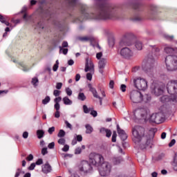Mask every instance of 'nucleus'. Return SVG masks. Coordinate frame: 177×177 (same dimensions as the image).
<instances>
[{"label": "nucleus", "mask_w": 177, "mask_h": 177, "mask_svg": "<svg viewBox=\"0 0 177 177\" xmlns=\"http://www.w3.org/2000/svg\"><path fill=\"white\" fill-rule=\"evenodd\" d=\"M100 2L97 4V14L87 13L86 7L81 5V12L83 19H90L93 20H114L118 17L117 11L114 10V7L109 3L104 2V0H96Z\"/></svg>", "instance_id": "nucleus-1"}, {"label": "nucleus", "mask_w": 177, "mask_h": 177, "mask_svg": "<svg viewBox=\"0 0 177 177\" xmlns=\"http://www.w3.org/2000/svg\"><path fill=\"white\" fill-rule=\"evenodd\" d=\"M157 131V128H151L149 131V136L145 127L139 125L135 126L132 128V140L136 147L142 149H146V146H149L151 143V139L154 138Z\"/></svg>", "instance_id": "nucleus-2"}, {"label": "nucleus", "mask_w": 177, "mask_h": 177, "mask_svg": "<svg viewBox=\"0 0 177 177\" xmlns=\"http://www.w3.org/2000/svg\"><path fill=\"white\" fill-rule=\"evenodd\" d=\"M89 161L92 165L99 167V174L101 176H109L111 172V165L104 162V158L100 153L91 152L88 156Z\"/></svg>", "instance_id": "nucleus-3"}, {"label": "nucleus", "mask_w": 177, "mask_h": 177, "mask_svg": "<svg viewBox=\"0 0 177 177\" xmlns=\"http://www.w3.org/2000/svg\"><path fill=\"white\" fill-rule=\"evenodd\" d=\"M151 53L147 55L145 66L143 68L144 71L151 75L153 71H154V64L156 63V57L160 56V48L157 46H150Z\"/></svg>", "instance_id": "nucleus-4"}, {"label": "nucleus", "mask_w": 177, "mask_h": 177, "mask_svg": "<svg viewBox=\"0 0 177 177\" xmlns=\"http://www.w3.org/2000/svg\"><path fill=\"white\" fill-rule=\"evenodd\" d=\"M165 64L167 71H177V54L166 57Z\"/></svg>", "instance_id": "nucleus-5"}, {"label": "nucleus", "mask_w": 177, "mask_h": 177, "mask_svg": "<svg viewBox=\"0 0 177 177\" xmlns=\"http://www.w3.org/2000/svg\"><path fill=\"white\" fill-rule=\"evenodd\" d=\"M167 89L169 95H175V93H177V80H171V82L168 83ZM171 100L177 103V94L171 97Z\"/></svg>", "instance_id": "nucleus-6"}, {"label": "nucleus", "mask_w": 177, "mask_h": 177, "mask_svg": "<svg viewBox=\"0 0 177 177\" xmlns=\"http://www.w3.org/2000/svg\"><path fill=\"white\" fill-rule=\"evenodd\" d=\"M79 171L82 175H86L91 174L93 170V167L91 165V163L86 160H83L81 162L80 165L78 167Z\"/></svg>", "instance_id": "nucleus-7"}, {"label": "nucleus", "mask_w": 177, "mask_h": 177, "mask_svg": "<svg viewBox=\"0 0 177 177\" xmlns=\"http://www.w3.org/2000/svg\"><path fill=\"white\" fill-rule=\"evenodd\" d=\"M135 35L132 33H126L120 41V46H131L133 44Z\"/></svg>", "instance_id": "nucleus-8"}, {"label": "nucleus", "mask_w": 177, "mask_h": 177, "mask_svg": "<svg viewBox=\"0 0 177 177\" xmlns=\"http://www.w3.org/2000/svg\"><path fill=\"white\" fill-rule=\"evenodd\" d=\"M133 83L138 91H146L147 89V81L143 78H136L133 80Z\"/></svg>", "instance_id": "nucleus-9"}, {"label": "nucleus", "mask_w": 177, "mask_h": 177, "mask_svg": "<svg viewBox=\"0 0 177 177\" xmlns=\"http://www.w3.org/2000/svg\"><path fill=\"white\" fill-rule=\"evenodd\" d=\"M130 99L133 103L143 102V95L138 90H133L130 93Z\"/></svg>", "instance_id": "nucleus-10"}, {"label": "nucleus", "mask_w": 177, "mask_h": 177, "mask_svg": "<svg viewBox=\"0 0 177 177\" xmlns=\"http://www.w3.org/2000/svg\"><path fill=\"white\" fill-rule=\"evenodd\" d=\"M149 122L151 124H161L164 122V118H162V113H153L149 118Z\"/></svg>", "instance_id": "nucleus-11"}, {"label": "nucleus", "mask_w": 177, "mask_h": 177, "mask_svg": "<svg viewBox=\"0 0 177 177\" xmlns=\"http://www.w3.org/2000/svg\"><path fill=\"white\" fill-rule=\"evenodd\" d=\"M134 117L136 120H146L147 111L143 108L137 109L134 111Z\"/></svg>", "instance_id": "nucleus-12"}, {"label": "nucleus", "mask_w": 177, "mask_h": 177, "mask_svg": "<svg viewBox=\"0 0 177 177\" xmlns=\"http://www.w3.org/2000/svg\"><path fill=\"white\" fill-rule=\"evenodd\" d=\"M84 71L85 73L90 71L92 74H95V64H93L92 59H89V57L86 58Z\"/></svg>", "instance_id": "nucleus-13"}, {"label": "nucleus", "mask_w": 177, "mask_h": 177, "mask_svg": "<svg viewBox=\"0 0 177 177\" xmlns=\"http://www.w3.org/2000/svg\"><path fill=\"white\" fill-rule=\"evenodd\" d=\"M120 55L124 59H131L133 56V52L128 47H124L120 50Z\"/></svg>", "instance_id": "nucleus-14"}, {"label": "nucleus", "mask_w": 177, "mask_h": 177, "mask_svg": "<svg viewBox=\"0 0 177 177\" xmlns=\"http://www.w3.org/2000/svg\"><path fill=\"white\" fill-rule=\"evenodd\" d=\"M107 63V61L106 58H102L98 62V68H99V73L103 75V73H104V67H106V64Z\"/></svg>", "instance_id": "nucleus-15"}, {"label": "nucleus", "mask_w": 177, "mask_h": 177, "mask_svg": "<svg viewBox=\"0 0 177 177\" xmlns=\"http://www.w3.org/2000/svg\"><path fill=\"white\" fill-rule=\"evenodd\" d=\"M117 131L120 139L124 142L128 139V135L125 133V131L120 128V125L117 124Z\"/></svg>", "instance_id": "nucleus-16"}, {"label": "nucleus", "mask_w": 177, "mask_h": 177, "mask_svg": "<svg viewBox=\"0 0 177 177\" xmlns=\"http://www.w3.org/2000/svg\"><path fill=\"white\" fill-rule=\"evenodd\" d=\"M27 7H23L22 10H21V13H24L23 19L25 21H30V20H31L32 16L27 15Z\"/></svg>", "instance_id": "nucleus-17"}, {"label": "nucleus", "mask_w": 177, "mask_h": 177, "mask_svg": "<svg viewBox=\"0 0 177 177\" xmlns=\"http://www.w3.org/2000/svg\"><path fill=\"white\" fill-rule=\"evenodd\" d=\"M39 8L37 10V13H40V15H42L45 12V10H44V5H46V0H40L39 1Z\"/></svg>", "instance_id": "nucleus-18"}, {"label": "nucleus", "mask_w": 177, "mask_h": 177, "mask_svg": "<svg viewBox=\"0 0 177 177\" xmlns=\"http://www.w3.org/2000/svg\"><path fill=\"white\" fill-rule=\"evenodd\" d=\"M100 133H102V135H105L106 138L111 137V130L109 129H106L104 127H102L100 129Z\"/></svg>", "instance_id": "nucleus-19"}, {"label": "nucleus", "mask_w": 177, "mask_h": 177, "mask_svg": "<svg viewBox=\"0 0 177 177\" xmlns=\"http://www.w3.org/2000/svg\"><path fill=\"white\" fill-rule=\"evenodd\" d=\"M52 171V167L49 165V162H46L42 166V172L44 174H49Z\"/></svg>", "instance_id": "nucleus-20"}, {"label": "nucleus", "mask_w": 177, "mask_h": 177, "mask_svg": "<svg viewBox=\"0 0 177 177\" xmlns=\"http://www.w3.org/2000/svg\"><path fill=\"white\" fill-rule=\"evenodd\" d=\"M165 52L167 53V55H172V53H176V55H177V48L172 47H165Z\"/></svg>", "instance_id": "nucleus-21"}, {"label": "nucleus", "mask_w": 177, "mask_h": 177, "mask_svg": "<svg viewBox=\"0 0 177 177\" xmlns=\"http://www.w3.org/2000/svg\"><path fill=\"white\" fill-rule=\"evenodd\" d=\"M88 88H89L90 92L93 93L94 97H99V95H97L96 88H93L91 84H88Z\"/></svg>", "instance_id": "nucleus-22"}, {"label": "nucleus", "mask_w": 177, "mask_h": 177, "mask_svg": "<svg viewBox=\"0 0 177 177\" xmlns=\"http://www.w3.org/2000/svg\"><path fill=\"white\" fill-rule=\"evenodd\" d=\"M68 1V6L69 8H76L78 6L79 3L78 0H67Z\"/></svg>", "instance_id": "nucleus-23"}, {"label": "nucleus", "mask_w": 177, "mask_h": 177, "mask_svg": "<svg viewBox=\"0 0 177 177\" xmlns=\"http://www.w3.org/2000/svg\"><path fill=\"white\" fill-rule=\"evenodd\" d=\"M122 161H124V159L121 156L114 157L112 159V162H113L114 165H118L119 164H121Z\"/></svg>", "instance_id": "nucleus-24"}, {"label": "nucleus", "mask_w": 177, "mask_h": 177, "mask_svg": "<svg viewBox=\"0 0 177 177\" xmlns=\"http://www.w3.org/2000/svg\"><path fill=\"white\" fill-rule=\"evenodd\" d=\"M150 10L148 12V15L151 17L157 12V7L154 5H151L149 7Z\"/></svg>", "instance_id": "nucleus-25"}, {"label": "nucleus", "mask_w": 177, "mask_h": 177, "mask_svg": "<svg viewBox=\"0 0 177 177\" xmlns=\"http://www.w3.org/2000/svg\"><path fill=\"white\" fill-rule=\"evenodd\" d=\"M132 8L135 10H138V12L142 10V3H134L132 4Z\"/></svg>", "instance_id": "nucleus-26"}, {"label": "nucleus", "mask_w": 177, "mask_h": 177, "mask_svg": "<svg viewBox=\"0 0 177 177\" xmlns=\"http://www.w3.org/2000/svg\"><path fill=\"white\" fill-rule=\"evenodd\" d=\"M135 46L138 50H142V49H143V43L139 40H137L135 43Z\"/></svg>", "instance_id": "nucleus-27"}, {"label": "nucleus", "mask_w": 177, "mask_h": 177, "mask_svg": "<svg viewBox=\"0 0 177 177\" xmlns=\"http://www.w3.org/2000/svg\"><path fill=\"white\" fill-rule=\"evenodd\" d=\"M38 139H42L45 136V131L44 130L39 129L36 132Z\"/></svg>", "instance_id": "nucleus-28"}, {"label": "nucleus", "mask_w": 177, "mask_h": 177, "mask_svg": "<svg viewBox=\"0 0 177 177\" xmlns=\"http://www.w3.org/2000/svg\"><path fill=\"white\" fill-rule=\"evenodd\" d=\"M154 92L156 96H160V95H162L164 91L160 87H155Z\"/></svg>", "instance_id": "nucleus-29"}, {"label": "nucleus", "mask_w": 177, "mask_h": 177, "mask_svg": "<svg viewBox=\"0 0 177 177\" xmlns=\"http://www.w3.org/2000/svg\"><path fill=\"white\" fill-rule=\"evenodd\" d=\"M151 100V96L149 94H145V95H142V102H145V103H149Z\"/></svg>", "instance_id": "nucleus-30"}, {"label": "nucleus", "mask_w": 177, "mask_h": 177, "mask_svg": "<svg viewBox=\"0 0 177 177\" xmlns=\"http://www.w3.org/2000/svg\"><path fill=\"white\" fill-rule=\"evenodd\" d=\"M63 102H64V104H66V106H70L71 104H73V101H71V100L68 99V97H64L62 99Z\"/></svg>", "instance_id": "nucleus-31"}, {"label": "nucleus", "mask_w": 177, "mask_h": 177, "mask_svg": "<svg viewBox=\"0 0 177 177\" xmlns=\"http://www.w3.org/2000/svg\"><path fill=\"white\" fill-rule=\"evenodd\" d=\"M85 128H86V133L88 134H91L93 132V127H92V126H91V124H86L85 125Z\"/></svg>", "instance_id": "nucleus-32"}, {"label": "nucleus", "mask_w": 177, "mask_h": 177, "mask_svg": "<svg viewBox=\"0 0 177 177\" xmlns=\"http://www.w3.org/2000/svg\"><path fill=\"white\" fill-rule=\"evenodd\" d=\"M77 39L82 42H88V41H92V38L88 37H78Z\"/></svg>", "instance_id": "nucleus-33"}, {"label": "nucleus", "mask_w": 177, "mask_h": 177, "mask_svg": "<svg viewBox=\"0 0 177 177\" xmlns=\"http://www.w3.org/2000/svg\"><path fill=\"white\" fill-rule=\"evenodd\" d=\"M78 100H81L82 102H84V100H86V96H85V94L84 93H79L77 95Z\"/></svg>", "instance_id": "nucleus-34"}, {"label": "nucleus", "mask_w": 177, "mask_h": 177, "mask_svg": "<svg viewBox=\"0 0 177 177\" xmlns=\"http://www.w3.org/2000/svg\"><path fill=\"white\" fill-rule=\"evenodd\" d=\"M173 167L174 171H177V153H176L174 156Z\"/></svg>", "instance_id": "nucleus-35"}, {"label": "nucleus", "mask_w": 177, "mask_h": 177, "mask_svg": "<svg viewBox=\"0 0 177 177\" xmlns=\"http://www.w3.org/2000/svg\"><path fill=\"white\" fill-rule=\"evenodd\" d=\"M57 136L58 138H64L66 136V131L63 129L59 130Z\"/></svg>", "instance_id": "nucleus-36"}, {"label": "nucleus", "mask_w": 177, "mask_h": 177, "mask_svg": "<svg viewBox=\"0 0 177 177\" xmlns=\"http://www.w3.org/2000/svg\"><path fill=\"white\" fill-rule=\"evenodd\" d=\"M83 110H84V113H85V114H88L89 113V111H91V110H93V109H92V108L88 109V107L86 105H84Z\"/></svg>", "instance_id": "nucleus-37"}, {"label": "nucleus", "mask_w": 177, "mask_h": 177, "mask_svg": "<svg viewBox=\"0 0 177 177\" xmlns=\"http://www.w3.org/2000/svg\"><path fill=\"white\" fill-rule=\"evenodd\" d=\"M50 102V97L46 96L45 99L42 100V104H48Z\"/></svg>", "instance_id": "nucleus-38"}, {"label": "nucleus", "mask_w": 177, "mask_h": 177, "mask_svg": "<svg viewBox=\"0 0 177 177\" xmlns=\"http://www.w3.org/2000/svg\"><path fill=\"white\" fill-rule=\"evenodd\" d=\"M38 82H39V80H38V78L37 77H33L32 79V85H34L35 86H38Z\"/></svg>", "instance_id": "nucleus-39"}, {"label": "nucleus", "mask_w": 177, "mask_h": 177, "mask_svg": "<svg viewBox=\"0 0 177 177\" xmlns=\"http://www.w3.org/2000/svg\"><path fill=\"white\" fill-rule=\"evenodd\" d=\"M111 141H112L113 143H115V142H117V132L113 131V135H112Z\"/></svg>", "instance_id": "nucleus-40"}, {"label": "nucleus", "mask_w": 177, "mask_h": 177, "mask_svg": "<svg viewBox=\"0 0 177 177\" xmlns=\"http://www.w3.org/2000/svg\"><path fill=\"white\" fill-rule=\"evenodd\" d=\"M59 52H62V53L63 55H67V53H68V48H64L62 46H59Z\"/></svg>", "instance_id": "nucleus-41"}, {"label": "nucleus", "mask_w": 177, "mask_h": 177, "mask_svg": "<svg viewBox=\"0 0 177 177\" xmlns=\"http://www.w3.org/2000/svg\"><path fill=\"white\" fill-rule=\"evenodd\" d=\"M8 20V17L6 16H3L2 15L0 14V21L1 23L4 24L6 21Z\"/></svg>", "instance_id": "nucleus-42"}, {"label": "nucleus", "mask_w": 177, "mask_h": 177, "mask_svg": "<svg viewBox=\"0 0 177 177\" xmlns=\"http://www.w3.org/2000/svg\"><path fill=\"white\" fill-rule=\"evenodd\" d=\"M59 68V60H57L55 62V64L53 67V71H57V69Z\"/></svg>", "instance_id": "nucleus-43"}, {"label": "nucleus", "mask_w": 177, "mask_h": 177, "mask_svg": "<svg viewBox=\"0 0 177 177\" xmlns=\"http://www.w3.org/2000/svg\"><path fill=\"white\" fill-rule=\"evenodd\" d=\"M66 93L68 95V96H71L73 95V91H71V88L67 87L66 89Z\"/></svg>", "instance_id": "nucleus-44"}, {"label": "nucleus", "mask_w": 177, "mask_h": 177, "mask_svg": "<svg viewBox=\"0 0 177 177\" xmlns=\"http://www.w3.org/2000/svg\"><path fill=\"white\" fill-rule=\"evenodd\" d=\"M41 154L42 156H46L48 154V148L47 147H44L41 149Z\"/></svg>", "instance_id": "nucleus-45"}, {"label": "nucleus", "mask_w": 177, "mask_h": 177, "mask_svg": "<svg viewBox=\"0 0 177 177\" xmlns=\"http://www.w3.org/2000/svg\"><path fill=\"white\" fill-rule=\"evenodd\" d=\"M114 39H109V45L111 48H113L114 46Z\"/></svg>", "instance_id": "nucleus-46"}, {"label": "nucleus", "mask_w": 177, "mask_h": 177, "mask_svg": "<svg viewBox=\"0 0 177 177\" xmlns=\"http://www.w3.org/2000/svg\"><path fill=\"white\" fill-rule=\"evenodd\" d=\"M59 145H66V139L61 138L59 140H58Z\"/></svg>", "instance_id": "nucleus-47"}, {"label": "nucleus", "mask_w": 177, "mask_h": 177, "mask_svg": "<svg viewBox=\"0 0 177 177\" xmlns=\"http://www.w3.org/2000/svg\"><path fill=\"white\" fill-rule=\"evenodd\" d=\"M61 91L59 90H54L53 95L55 96V97H57V96H60Z\"/></svg>", "instance_id": "nucleus-48"}, {"label": "nucleus", "mask_w": 177, "mask_h": 177, "mask_svg": "<svg viewBox=\"0 0 177 177\" xmlns=\"http://www.w3.org/2000/svg\"><path fill=\"white\" fill-rule=\"evenodd\" d=\"M68 150H70V146H68V145H65L62 148V151L67 152L68 151Z\"/></svg>", "instance_id": "nucleus-49"}, {"label": "nucleus", "mask_w": 177, "mask_h": 177, "mask_svg": "<svg viewBox=\"0 0 177 177\" xmlns=\"http://www.w3.org/2000/svg\"><path fill=\"white\" fill-rule=\"evenodd\" d=\"M94 74V73H92L91 72V73H88L86 74V79L88 80V81H92V75Z\"/></svg>", "instance_id": "nucleus-50"}, {"label": "nucleus", "mask_w": 177, "mask_h": 177, "mask_svg": "<svg viewBox=\"0 0 177 177\" xmlns=\"http://www.w3.org/2000/svg\"><path fill=\"white\" fill-rule=\"evenodd\" d=\"M82 153V149L81 147H78L75 150V154H81Z\"/></svg>", "instance_id": "nucleus-51"}, {"label": "nucleus", "mask_w": 177, "mask_h": 177, "mask_svg": "<svg viewBox=\"0 0 177 177\" xmlns=\"http://www.w3.org/2000/svg\"><path fill=\"white\" fill-rule=\"evenodd\" d=\"M48 132L50 135H52L55 132V127H50Z\"/></svg>", "instance_id": "nucleus-52"}, {"label": "nucleus", "mask_w": 177, "mask_h": 177, "mask_svg": "<svg viewBox=\"0 0 177 177\" xmlns=\"http://www.w3.org/2000/svg\"><path fill=\"white\" fill-rule=\"evenodd\" d=\"M120 91H122V92H126L127 91V85L121 84Z\"/></svg>", "instance_id": "nucleus-53"}, {"label": "nucleus", "mask_w": 177, "mask_h": 177, "mask_svg": "<svg viewBox=\"0 0 177 177\" xmlns=\"http://www.w3.org/2000/svg\"><path fill=\"white\" fill-rule=\"evenodd\" d=\"M65 124L66 125V128H69V129H73V125H71V124H70V122H68V121L65 120Z\"/></svg>", "instance_id": "nucleus-54"}, {"label": "nucleus", "mask_w": 177, "mask_h": 177, "mask_svg": "<svg viewBox=\"0 0 177 177\" xmlns=\"http://www.w3.org/2000/svg\"><path fill=\"white\" fill-rule=\"evenodd\" d=\"M63 86V83L62 82H57L56 84V89H62V87Z\"/></svg>", "instance_id": "nucleus-55"}, {"label": "nucleus", "mask_w": 177, "mask_h": 177, "mask_svg": "<svg viewBox=\"0 0 177 177\" xmlns=\"http://www.w3.org/2000/svg\"><path fill=\"white\" fill-rule=\"evenodd\" d=\"M91 115H93V117H97V111H95V110H91Z\"/></svg>", "instance_id": "nucleus-56"}, {"label": "nucleus", "mask_w": 177, "mask_h": 177, "mask_svg": "<svg viewBox=\"0 0 177 177\" xmlns=\"http://www.w3.org/2000/svg\"><path fill=\"white\" fill-rule=\"evenodd\" d=\"M35 164L36 165H41V164H44V160H42V158H39L37 160Z\"/></svg>", "instance_id": "nucleus-57"}, {"label": "nucleus", "mask_w": 177, "mask_h": 177, "mask_svg": "<svg viewBox=\"0 0 177 177\" xmlns=\"http://www.w3.org/2000/svg\"><path fill=\"white\" fill-rule=\"evenodd\" d=\"M35 165L36 163H32L30 167L28 168V169H29V171H33V169H35Z\"/></svg>", "instance_id": "nucleus-58"}, {"label": "nucleus", "mask_w": 177, "mask_h": 177, "mask_svg": "<svg viewBox=\"0 0 177 177\" xmlns=\"http://www.w3.org/2000/svg\"><path fill=\"white\" fill-rule=\"evenodd\" d=\"M54 108L57 111H59L60 110V104L59 103H55L54 105Z\"/></svg>", "instance_id": "nucleus-59"}, {"label": "nucleus", "mask_w": 177, "mask_h": 177, "mask_svg": "<svg viewBox=\"0 0 177 177\" xmlns=\"http://www.w3.org/2000/svg\"><path fill=\"white\" fill-rule=\"evenodd\" d=\"M48 149H55V142H52L49 143L48 145Z\"/></svg>", "instance_id": "nucleus-60"}, {"label": "nucleus", "mask_w": 177, "mask_h": 177, "mask_svg": "<svg viewBox=\"0 0 177 177\" xmlns=\"http://www.w3.org/2000/svg\"><path fill=\"white\" fill-rule=\"evenodd\" d=\"M102 56H103V53L102 52H100V53L96 54V58L98 60H100V59H102Z\"/></svg>", "instance_id": "nucleus-61"}, {"label": "nucleus", "mask_w": 177, "mask_h": 177, "mask_svg": "<svg viewBox=\"0 0 177 177\" xmlns=\"http://www.w3.org/2000/svg\"><path fill=\"white\" fill-rule=\"evenodd\" d=\"M175 143H176V140H175V139L171 140V142L169 143V147H172V146H174Z\"/></svg>", "instance_id": "nucleus-62"}, {"label": "nucleus", "mask_w": 177, "mask_h": 177, "mask_svg": "<svg viewBox=\"0 0 177 177\" xmlns=\"http://www.w3.org/2000/svg\"><path fill=\"white\" fill-rule=\"evenodd\" d=\"M165 37L166 38V39H169V41H172V39H174V36H169L168 35H165Z\"/></svg>", "instance_id": "nucleus-63"}, {"label": "nucleus", "mask_w": 177, "mask_h": 177, "mask_svg": "<svg viewBox=\"0 0 177 177\" xmlns=\"http://www.w3.org/2000/svg\"><path fill=\"white\" fill-rule=\"evenodd\" d=\"M54 102L55 103H59V102H62V97L55 98Z\"/></svg>", "instance_id": "nucleus-64"}]
</instances>
